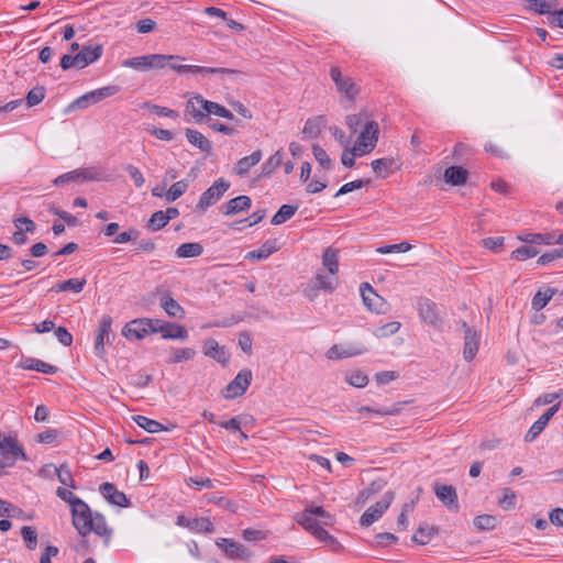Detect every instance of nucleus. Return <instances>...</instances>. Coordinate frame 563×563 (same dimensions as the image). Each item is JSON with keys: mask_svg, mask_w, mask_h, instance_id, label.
Returning a JSON list of instances; mask_svg holds the SVG:
<instances>
[{"mask_svg": "<svg viewBox=\"0 0 563 563\" xmlns=\"http://www.w3.org/2000/svg\"><path fill=\"white\" fill-rule=\"evenodd\" d=\"M296 521L316 539L329 545L333 551H340V542L325 531L321 526H332L334 517L320 506H309L302 512L296 515Z\"/></svg>", "mask_w": 563, "mask_h": 563, "instance_id": "nucleus-1", "label": "nucleus"}, {"mask_svg": "<svg viewBox=\"0 0 563 563\" xmlns=\"http://www.w3.org/2000/svg\"><path fill=\"white\" fill-rule=\"evenodd\" d=\"M184 60L185 58L177 55H165V54H150L137 57H132L123 60L122 66L133 68L140 71H146L150 69H164L167 68L168 62L172 60Z\"/></svg>", "mask_w": 563, "mask_h": 563, "instance_id": "nucleus-2", "label": "nucleus"}, {"mask_svg": "<svg viewBox=\"0 0 563 563\" xmlns=\"http://www.w3.org/2000/svg\"><path fill=\"white\" fill-rule=\"evenodd\" d=\"M26 460V455L18 441L12 437H3L0 441V476L7 467H12L16 460Z\"/></svg>", "mask_w": 563, "mask_h": 563, "instance_id": "nucleus-3", "label": "nucleus"}, {"mask_svg": "<svg viewBox=\"0 0 563 563\" xmlns=\"http://www.w3.org/2000/svg\"><path fill=\"white\" fill-rule=\"evenodd\" d=\"M378 134V123L374 120L366 122L355 141L354 154H369L376 147Z\"/></svg>", "mask_w": 563, "mask_h": 563, "instance_id": "nucleus-4", "label": "nucleus"}, {"mask_svg": "<svg viewBox=\"0 0 563 563\" xmlns=\"http://www.w3.org/2000/svg\"><path fill=\"white\" fill-rule=\"evenodd\" d=\"M330 77L335 84L336 91L349 102H354L360 87L349 76H344L339 67H332L330 69Z\"/></svg>", "mask_w": 563, "mask_h": 563, "instance_id": "nucleus-5", "label": "nucleus"}, {"mask_svg": "<svg viewBox=\"0 0 563 563\" xmlns=\"http://www.w3.org/2000/svg\"><path fill=\"white\" fill-rule=\"evenodd\" d=\"M159 320L154 319H135L126 323L122 330V335L129 340H141L148 333H156V325Z\"/></svg>", "mask_w": 563, "mask_h": 563, "instance_id": "nucleus-6", "label": "nucleus"}, {"mask_svg": "<svg viewBox=\"0 0 563 563\" xmlns=\"http://www.w3.org/2000/svg\"><path fill=\"white\" fill-rule=\"evenodd\" d=\"M120 88L118 86H107L92 91L85 93L84 96L77 98L71 104L69 109H86L90 104L98 103L99 101L114 96L118 93Z\"/></svg>", "mask_w": 563, "mask_h": 563, "instance_id": "nucleus-7", "label": "nucleus"}, {"mask_svg": "<svg viewBox=\"0 0 563 563\" xmlns=\"http://www.w3.org/2000/svg\"><path fill=\"white\" fill-rule=\"evenodd\" d=\"M231 184L223 178L216 180L199 198L197 208L199 210H206L209 207L216 205L230 188Z\"/></svg>", "mask_w": 563, "mask_h": 563, "instance_id": "nucleus-8", "label": "nucleus"}, {"mask_svg": "<svg viewBox=\"0 0 563 563\" xmlns=\"http://www.w3.org/2000/svg\"><path fill=\"white\" fill-rule=\"evenodd\" d=\"M70 511L73 525L77 529L78 533L82 537L89 534L88 523H90L93 516L89 506L82 499H79L70 507Z\"/></svg>", "mask_w": 563, "mask_h": 563, "instance_id": "nucleus-9", "label": "nucleus"}, {"mask_svg": "<svg viewBox=\"0 0 563 563\" xmlns=\"http://www.w3.org/2000/svg\"><path fill=\"white\" fill-rule=\"evenodd\" d=\"M394 500V493L387 492L382 498L373 506L367 508L360 519V523L363 527H369L372 523L377 521L383 514L388 509L391 501Z\"/></svg>", "mask_w": 563, "mask_h": 563, "instance_id": "nucleus-10", "label": "nucleus"}, {"mask_svg": "<svg viewBox=\"0 0 563 563\" xmlns=\"http://www.w3.org/2000/svg\"><path fill=\"white\" fill-rule=\"evenodd\" d=\"M252 378L253 375L251 369H242L235 378L229 383L223 391V397L227 399H233L242 396L251 385Z\"/></svg>", "mask_w": 563, "mask_h": 563, "instance_id": "nucleus-11", "label": "nucleus"}, {"mask_svg": "<svg viewBox=\"0 0 563 563\" xmlns=\"http://www.w3.org/2000/svg\"><path fill=\"white\" fill-rule=\"evenodd\" d=\"M361 296L364 305L371 311L384 313L387 309L386 300L379 296L368 283H362L360 286Z\"/></svg>", "mask_w": 563, "mask_h": 563, "instance_id": "nucleus-12", "label": "nucleus"}, {"mask_svg": "<svg viewBox=\"0 0 563 563\" xmlns=\"http://www.w3.org/2000/svg\"><path fill=\"white\" fill-rule=\"evenodd\" d=\"M419 317L429 327L437 328L441 324L439 308L435 302L427 298H421L418 301Z\"/></svg>", "mask_w": 563, "mask_h": 563, "instance_id": "nucleus-13", "label": "nucleus"}, {"mask_svg": "<svg viewBox=\"0 0 563 563\" xmlns=\"http://www.w3.org/2000/svg\"><path fill=\"white\" fill-rule=\"evenodd\" d=\"M366 351V347L360 343L334 344L327 351V357L329 360H340L361 355Z\"/></svg>", "mask_w": 563, "mask_h": 563, "instance_id": "nucleus-14", "label": "nucleus"}, {"mask_svg": "<svg viewBox=\"0 0 563 563\" xmlns=\"http://www.w3.org/2000/svg\"><path fill=\"white\" fill-rule=\"evenodd\" d=\"M208 102L201 95H194L186 102V113L189 114L196 123H201L208 117V107L203 103Z\"/></svg>", "mask_w": 563, "mask_h": 563, "instance_id": "nucleus-15", "label": "nucleus"}, {"mask_svg": "<svg viewBox=\"0 0 563 563\" xmlns=\"http://www.w3.org/2000/svg\"><path fill=\"white\" fill-rule=\"evenodd\" d=\"M99 490L106 500L114 506L126 508L131 505L126 495L123 492L118 490L111 483L101 484Z\"/></svg>", "mask_w": 563, "mask_h": 563, "instance_id": "nucleus-16", "label": "nucleus"}, {"mask_svg": "<svg viewBox=\"0 0 563 563\" xmlns=\"http://www.w3.org/2000/svg\"><path fill=\"white\" fill-rule=\"evenodd\" d=\"M112 318L109 314L102 316L99 322L98 332L95 341V352L102 357L104 354V340L109 341L111 334Z\"/></svg>", "mask_w": 563, "mask_h": 563, "instance_id": "nucleus-17", "label": "nucleus"}, {"mask_svg": "<svg viewBox=\"0 0 563 563\" xmlns=\"http://www.w3.org/2000/svg\"><path fill=\"white\" fill-rule=\"evenodd\" d=\"M217 544L230 559L247 561L252 555L245 547L231 539H220Z\"/></svg>", "mask_w": 563, "mask_h": 563, "instance_id": "nucleus-18", "label": "nucleus"}, {"mask_svg": "<svg viewBox=\"0 0 563 563\" xmlns=\"http://www.w3.org/2000/svg\"><path fill=\"white\" fill-rule=\"evenodd\" d=\"M462 327L464 329L463 355L466 361H472L478 351V336L476 331L470 328L466 322H463Z\"/></svg>", "mask_w": 563, "mask_h": 563, "instance_id": "nucleus-19", "label": "nucleus"}, {"mask_svg": "<svg viewBox=\"0 0 563 563\" xmlns=\"http://www.w3.org/2000/svg\"><path fill=\"white\" fill-rule=\"evenodd\" d=\"M434 494L437 497L450 509L457 510L459 501L457 494L453 486L451 485H440L435 484L433 486Z\"/></svg>", "mask_w": 563, "mask_h": 563, "instance_id": "nucleus-20", "label": "nucleus"}, {"mask_svg": "<svg viewBox=\"0 0 563 563\" xmlns=\"http://www.w3.org/2000/svg\"><path fill=\"white\" fill-rule=\"evenodd\" d=\"M102 55V45L84 46L77 53V68H85L99 59Z\"/></svg>", "mask_w": 563, "mask_h": 563, "instance_id": "nucleus-21", "label": "nucleus"}, {"mask_svg": "<svg viewBox=\"0 0 563 563\" xmlns=\"http://www.w3.org/2000/svg\"><path fill=\"white\" fill-rule=\"evenodd\" d=\"M156 332L162 333L164 339H179L186 340L188 338L187 330L184 325L165 322L156 325Z\"/></svg>", "mask_w": 563, "mask_h": 563, "instance_id": "nucleus-22", "label": "nucleus"}, {"mask_svg": "<svg viewBox=\"0 0 563 563\" xmlns=\"http://www.w3.org/2000/svg\"><path fill=\"white\" fill-rule=\"evenodd\" d=\"M280 245L278 243V240H267L264 242L260 249L249 252L245 255L246 260H256V261H263L266 260L268 256H271L273 253L277 252L279 250Z\"/></svg>", "mask_w": 563, "mask_h": 563, "instance_id": "nucleus-23", "label": "nucleus"}, {"mask_svg": "<svg viewBox=\"0 0 563 563\" xmlns=\"http://www.w3.org/2000/svg\"><path fill=\"white\" fill-rule=\"evenodd\" d=\"M186 137L188 142L195 147L199 148L206 154H211L212 144L211 142L199 131L192 129H186Z\"/></svg>", "mask_w": 563, "mask_h": 563, "instance_id": "nucleus-24", "label": "nucleus"}, {"mask_svg": "<svg viewBox=\"0 0 563 563\" xmlns=\"http://www.w3.org/2000/svg\"><path fill=\"white\" fill-rule=\"evenodd\" d=\"M89 533L95 532L96 534L109 540L112 534V529L108 527L104 517L96 512L93 514L90 523H88Z\"/></svg>", "mask_w": 563, "mask_h": 563, "instance_id": "nucleus-25", "label": "nucleus"}, {"mask_svg": "<svg viewBox=\"0 0 563 563\" xmlns=\"http://www.w3.org/2000/svg\"><path fill=\"white\" fill-rule=\"evenodd\" d=\"M262 159V151L257 150L253 152L251 155L242 157L238 161L234 172L239 176H245L249 174L250 169L260 163Z\"/></svg>", "mask_w": 563, "mask_h": 563, "instance_id": "nucleus-26", "label": "nucleus"}, {"mask_svg": "<svg viewBox=\"0 0 563 563\" xmlns=\"http://www.w3.org/2000/svg\"><path fill=\"white\" fill-rule=\"evenodd\" d=\"M19 367L29 371H37L44 374H55L57 372L56 366L33 357L23 358L20 362Z\"/></svg>", "mask_w": 563, "mask_h": 563, "instance_id": "nucleus-27", "label": "nucleus"}, {"mask_svg": "<svg viewBox=\"0 0 563 563\" xmlns=\"http://www.w3.org/2000/svg\"><path fill=\"white\" fill-rule=\"evenodd\" d=\"M467 170L461 166H450L444 170V180L453 186L464 185L467 180Z\"/></svg>", "mask_w": 563, "mask_h": 563, "instance_id": "nucleus-28", "label": "nucleus"}, {"mask_svg": "<svg viewBox=\"0 0 563 563\" xmlns=\"http://www.w3.org/2000/svg\"><path fill=\"white\" fill-rule=\"evenodd\" d=\"M371 121H373V119L366 109L360 110L358 113L349 114L345 118V124L352 133H355L360 126L363 128L366 125V122Z\"/></svg>", "mask_w": 563, "mask_h": 563, "instance_id": "nucleus-29", "label": "nucleus"}, {"mask_svg": "<svg viewBox=\"0 0 563 563\" xmlns=\"http://www.w3.org/2000/svg\"><path fill=\"white\" fill-rule=\"evenodd\" d=\"M203 353L222 364L228 361V354L225 353L224 347L220 346L214 339H209L205 342Z\"/></svg>", "mask_w": 563, "mask_h": 563, "instance_id": "nucleus-30", "label": "nucleus"}, {"mask_svg": "<svg viewBox=\"0 0 563 563\" xmlns=\"http://www.w3.org/2000/svg\"><path fill=\"white\" fill-rule=\"evenodd\" d=\"M251 198L247 196L235 197L225 203V210L223 213L225 216L239 213L241 211L247 210L251 207Z\"/></svg>", "mask_w": 563, "mask_h": 563, "instance_id": "nucleus-31", "label": "nucleus"}, {"mask_svg": "<svg viewBox=\"0 0 563 563\" xmlns=\"http://www.w3.org/2000/svg\"><path fill=\"white\" fill-rule=\"evenodd\" d=\"M322 265L331 275H335L339 272V251L327 247L322 254Z\"/></svg>", "mask_w": 563, "mask_h": 563, "instance_id": "nucleus-32", "label": "nucleus"}, {"mask_svg": "<svg viewBox=\"0 0 563 563\" xmlns=\"http://www.w3.org/2000/svg\"><path fill=\"white\" fill-rule=\"evenodd\" d=\"M558 292L555 288H547L544 290H538L531 301V307L536 311L543 309L553 296Z\"/></svg>", "mask_w": 563, "mask_h": 563, "instance_id": "nucleus-33", "label": "nucleus"}, {"mask_svg": "<svg viewBox=\"0 0 563 563\" xmlns=\"http://www.w3.org/2000/svg\"><path fill=\"white\" fill-rule=\"evenodd\" d=\"M161 306L164 311L172 318L183 319L185 317V310L170 296H164L161 299Z\"/></svg>", "mask_w": 563, "mask_h": 563, "instance_id": "nucleus-34", "label": "nucleus"}, {"mask_svg": "<svg viewBox=\"0 0 563 563\" xmlns=\"http://www.w3.org/2000/svg\"><path fill=\"white\" fill-rule=\"evenodd\" d=\"M132 419L140 428L144 429L150 433H157L159 431L166 430V428L158 421L150 419L144 416H133Z\"/></svg>", "mask_w": 563, "mask_h": 563, "instance_id": "nucleus-35", "label": "nucleus"}, {"mask_svg": "<svg viewBox=\"0 0 563 563\" xmlns=\"http://www.w3.org/2000/svg\"><path fill=\"white\" fill-rule=\"evenodd\" d=\"M203 252V247L200 243H184L176 250L177 257L188 258L200 256Z\"/></svg>", "mask_w": 563, "mask_h": 563, "instance_id": "nucleus-36", "label": "nucleus"}, {"mask_svg": "<svg viewBox=\"0 0 563 563\" xmlns=\"http://www.w3.org/2000/svg\"><path fill=\"white\" fill-rule=\"evenodd\" d=\"M86 285V279H67L65 282L56 284L54 287L51 288L52 291H74V292H80Z\"/></svg>", "mask_w": 563, "mask_h": 563, "instance_id": "nucleus-37", "label": "nucleus"}, {"mask_svg": "<svg viewBox=\"0 0 563 563\" xmlns=\"http://www.w3.org/2000/svg\"><path fill=\"white\" fill-rule=\"evenodd\" d=\"M313 283H314L313 288H312L313 291L318 290V289H322V290L331 294L338 286V280L335 278H331L321 273L317 274Z\"/></svg>", "mask_w": 563, "mask_h": 563, "instance_id": "nucleus-38", "label": "nucleus"}, {"mask_svg": "<svg viewBox=\"0 0 563 563\" xmlns=\"http://www.w3.org/2000/svg\"><path fill=\"white\" fill-rule=\"evenodd\" d=\"M325 123V119L322 115L308 119L302 129V133L309 137H316Z\"/></svg>", "mask_w": 563, "mask_h": 563, "instance_id": "nucleus-39", "label": "nucleus"}, {"mask_svg": "<svg viewBox=\"0 0 563 563\" xmlns=\"http://www.w3.org/2000/svg\"><path fill=\"white\" fill-rule=\"evenodd\" d=\"M283 163V155L280 151L273 154L263 165L261 177H269Z\"/></svg>", "mask_w": 563, "mask_h": 563, "instance_id": "nucleus-40", "label": "nucleus"}, {"mask_svg": "<svg viewBox=\"0 0 563 563\" xmlns=\"http://www.w3.org/2000/svg\"><path fill=\"white\" fill-rule=\"evenodd\" d=\"M188 188V183L186 180H179L173 184L169 189L164 194V198L168 202H173L177 200L180 196H183Z\"/></svg>", "mask_w": 563, "mask_h": 563, "instance_id": "nucleus-41", "label": "nucleus"}, {"mask_svg": "<svg viewBox=\"0 0 563 563\" xmlns=\"http://www.w3.org/2000/svg\"><path fill=\"white\" fill-rule=\"evenodd\" d=\"M296 211H297L296 206L283 205L279 208V210L275 213V216L272 218V223L274 225L283 224L288 219H290L295 214Z\"/></svg>", "mask_w": 563, "mask_h": 563, "instance_id": "nucleus-42", "label": "nucleus"}, {"mask_svg": "<svg viewBox=\"0 0 563 563\" xmlns=\"http://www.w3.org/2000/svg\"><path fill=\"white\" fill-rule=\"evenodd\" d=\"M438 532V530L433 527H419L417 532L412 536V541L424 545L427 544L431 538Z\"/></svg>", "mask_w": 563, "mask_h": 563, "instance_id": "nucleus-43", "label": "nucleus"}, {"mask_svg": "<svg viewBox=\"0 0 563 563\" xmlns=\"http://www.w3.org/2000/svg\"><path fill=\"white\" fill-rule=\"evenodd\" d=\"M345 382L353 387L363 388L368 384V377L361 371H353L345 376Z\"/></svg>", "mask_w": 563, "mask_h": 563, "instance_id": "nucleus-44", "label": "nucleus"}, {"mask_svg": "<svg viewBox=\"0 0 563 563\" xmlns=\"http://www.w3.org/2000/svg\"><path fill=\"white\" fill-rule=\"evenodd\" d=\"M497 525V518L492 515H481L474 518V526L478 530H493Z\"/></svg>", "mask_w": 563, "mask_h": 563, "instance_id": "nucleus-45", "label": "nucleus"}, {"mask_svg": "<svg viewBox=\"0 0 563 563\" xmlns=\"http://www.w3.org/2000/svg\"><path fill=\"white\" fill-rule=\"evenodd\" d=\"M188 525L195 532L210 533L213 531V523L208 518H195Z\"/></svg>", "mask_w": 563, "mask_h": 563, "instance_id": "nucleus-46", "label": "nucleus"}, {"mask_svg": "<svg viewBox=\"0 0 563 563\" xmlns=\"http://www.w3.org/2000/svg\"><path fill=\"white\" fill-rule=\"evenodd\" d=\"M203 104L206 107H208V115L214 114V115L228 119V120H232L234 118L231 111H229L223 106H221L217 102L208 100V102H205Z\"/></svg>", "mask_w": 563, "mask_h": 563, "instance_id": "nucleus-47", "label": "nucleus"}, {"mask_svg": "<svg viewBox=\"0 0 563 563\" xmlns=\"http://www.w3.org/2000/svg\"><path fill=\"white\" fill-rule=\"evenodd\" d=\"M167 223L168 221L164 214V211L158 210L151 216L150 220L147 221V228L152 231H158L163 229Z\"/></svg>", "mask_w": 563, "mask_h": 563, "instance_id": "nucleus-48", "label": "nucleus"}, {"mask_svg": "<svg viewBox=\"0 0 563 563\" xmlns=\"http://www.w3.org/2000/svg\"><path fill=\"white\" fill-rule=\"evenodd\" d=\"M312 153L316 161L324 168L330 169L332 167V161L327 152L318 144L312 145Z\"/></svg>", "mask_w": 563, "mask_h": 563, "instance_id": "nucleus-49", "label": "nucleus"}, {"mask_svg": "<svg viewBox=\"0 0 563 563\" xmlns=\"http://www.w3.org/2000/svg\"><path fill=\"white\" fill-rule=\"evenodd\" d=\"M412 249L411 244L408 242H400L397 244H389L380 246L376 250L379 254H389V253H406Z\"/></svg>", "mask_w": 563, "mask_h": 563, "instance_id": "nucleus-50", "label": "nucleus"}, {"mask_svg": "<svg viewBox=\"0 0 563 563\" xmlns=\"http://www.w3.org/2000/svg\"><path fill=\"white\" fill-rule=\"evenodd\" d=\"M548 423L549 422L541 416L526 433L525 441H533L544 430Z\"/></svg>", "mask_w": 563, "mask_h": 563, "instance_id": "nucleus-51", "label": "nucleus"}, {"mask_svg": "<svg viewBox=\"0 0 563 563\" xmlns=\"http://www.w3.org/2000/svg\"><path fill=\"white\" fill-rule=\"evenodd\" d=\"M21 534L26 543V548L29 550H35L37 545V533L36 530L32 527L25 526L21 529Z\"/></svg>", "mask_w": 563, "mask_h": 563, "instance_id": "nucleus-52", "label": "nucleus"}, {"mask_svg": "<svg viewBox=\"0 0 563 563\" xmlns=\"http://www.w3.org/2000/svg\"><path fill=\"white\" fill-rule=\"evenodd\" d=\"M521 240L527 242V243H538V244L551 245V244L554 243V234H552V233L527 234Z\"/></svg>", "mask_w": 563, "mask_h": 563, "instance_id": "nucleus-53", "label": "nucleus"}, {"mask_svg": "<svg viewBox=\"0 0 563 563\" xmlns=\"http://www.w3.org/2000/svg\"><path fill=\"white\" fill-rule=\"evenodd\" d=\"M539 254V251L532 246H520L511 253V258L516 261H525L527 258L534 257Z\"/></svg>", "mask_w": 563, "mask_h": 563, "instance_id": "nucleus-54", "label": "nucleus"}, {"mask_svg": "<svg viewBox=\"0 0 563 563\" xmlns=\"http://www.w3.org/2000/svg\"><path fill=\"white\" fill-rule=\"evenodd\" d=\"M400 329V323L397 321L388 322L374 331L376 338H387L395 334Z\"/></svg>", "mask_w": 563, "mask_h": 563, "instance_id": "nucleus-55", "label": "nucleus"}, {"mask_svg": "<svg viewBox=\"0 0 563 563\" xmlns=\"http://www.w3.org/2000/svg\"><path fill=\"white\" fill-rule=\"evenodd\" d=\"M77 172V177H82L85 180H103L104 173L96 167H89Z\"/></svg>", "mask_w": 563, "mask_h": 563, "instance_id": "nucleus-56", "label": "nucleus"}, {"mask_svg": "<svg viewBox=\"0 0 563 563\" xmlns=\"http://www.w3.org/2000/svg\"><path fill=\"white\" fill-rule=\"evenodd\" d=\"M143 107L148 109L150 112H152L154 114H157V115H161V117H168V118H173V119L178 118V113L175 110L166 108V107H162V106H157V104H152V103H148V102H145L143 104Z\"/></svg>", "mask_w": 563, "mask_h": 563, "instance_id": "nucleus-57", "label": "nucleus"}, {"mask_svg": "<svg viewBox=\"0 0 563 563\" xmlns=\"http://www.w3.org/2000/svg\"><path fill=\"white\" fill-rule=\"evenodd\" d=\"M516 497V493L510 488H504L503 496L498 499V505L506 510L512 509L515 507Z\"/></svg>", "mask_w": 563, "mask_h": 563, "instance_id": "nucleus-58", "label": "nucleus"}, {"mask_svg": "<svg viewBox=\"0 0 563 563\" xmlns=\"http://www.w3.org/2000/svg\"><path fill=\"white\" fill-rule=\"evenodd\" d=\"M45 98V89L43 87H35L31 89L26 96L29 107L38 104Z\"/></svg>", "mask_w": 563, "mask_h": 563, "instance_id": "nucleus-59", "label": "nucleus"}, {"mask_svg": "<svg viewBox=\"0 0 563 563\" xmlns=\"http://www.w3.org/2000/svg\"><path fill=\"white\" fill-rule=\"evenodd\" d=\"M369 184V180L366 179H357V180H354V181H351V183H347V184H344L338 191L336 194L334 195L335 197H339V196H342V195H345L347 192H351L355 189H360L362 187H364L365 185Z\"/></svg>", "mask_w": 563, "mask_h": 563, "instance_id": "nucleus-60", "label": "nucleus"}, {"mask_svg": "<svg viewBox=\"0 0 563 563\" xmlns=\"http://www.w3.org/2000/svg\"><path fill=\"white\" fill-rule=\"evenodd\" d=\"M195 356V351L190 347L178 349L174 352L170 363H180L183 361L191 360Z\"/></svg>", "mask_w": 563, "mask_h": 563, "instance_id": "nucleus-61", "label": "nucleus"}, {"mask_svg": "<svg viewBox=\"0 0 563 563\" xmlns=\"http://www.w3.org/2000/svg\"><path fill=\"white\" fill-rule=\"evenodd\" d=\"M563 258V249L552 250L539 256L537 263L539 265H547L555 260Z\"/></svg>", "mask_w": 563, "mask_h": 563, "instance_id": "nucleus-62", "label": "nucleus"}, {"mask_svg": "<svg viewBox=\"0 0 563 563\" xmlns=\"http://www.w3.org/2000/svg\"><path fill=\"white\" fill-rule=\"evenodd\" d=\"M58 481L68 487L76 488L73 476L70 471L62 465L60 467L56 468Z\"/></svg>", "mask_w": 563, "mask_h": 563, "instance_id": "nucleus-63", "label": "nucleus"}, {"mask_svg": "<svg viewBox=\"0 0 563 563\" xmlns=\"http://www.w3.org/2000/svg\"><path fill=\"white\" fill-rule=\"evenodd\" d=\"M13 224L15 228L23 227V231L25 233H34L36 229L35 222L27 217H19L13 219Z\"/></svg>", "mask_w": 563, "mask_h": 563, "instance_id": "nucleus-64", "label": "nucleus"}]
</instances>
